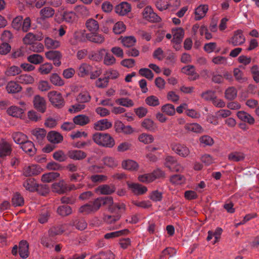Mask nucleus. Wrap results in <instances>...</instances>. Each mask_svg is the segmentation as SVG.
Masks as SVG:
<instances>
[{
    "label": "nucleus",
    "mask_w": 259,
    "mask_h": 259,
    "mask_svg": "<svg viewBox=\"0 0 259 259\" xmlns=\"http://www.w3.org/2000/svg\"><path fill=\"white\" fill-rule=\"evenodd\" d=\"M142 14L144 19L150 22H159L161 20L160 17L154 13L149 6L144 9Z\"/></svg>",
    "instance_id": "nucleus-6"
},
{
    "label": "nucleus",
    "mask_w": 259,
    "mask_h": 259,
    "mask_svg": "<svg viewBox=\"0 0 259 259\" xmlns=\"http://www.w3.org/2000/svg\"><path fill=\"white\" fill-rule=\"evenodd\" d=\"M142 126L150 132H154L157 128L156 125L154 122L149 118H146L142 121Z\"/></svg>",
    "instance_id": "nucleus-44"
},
{
    "label": "nucleus",
    "mask_w": 259,
    "mask_h": 259,
    "mask_svg": "<svg viewBox=\"0 0 259 259\" xmlns=\"http://www.w3.org/2000/svg\"><path fill=\"white\" fill-rule=\"evenodd\" d=\"M115 130L117 132H121L126 135H130L135 132L131 125H125L121 122L116 123Z\"/></svg>",
    "instance_id": "nucleus-20"
},
{
    "label": "nucleus",
    "mask_w": 259,
    "mask_h": 259,
    "mask_svg": "<svg viewBox=\"0 0 259 259\" xmlns=\"http://www.w3.org/2000/svg\"><path fill=\"white\" fill-rule=\"evenodd\" d=\"M161 110L168 115L172 116L176 113L175 106L171 104H166L161 107Z\"/></svg>",
    "instance_id": "nucleus-58"
},
{
    "label": "nucleus",
    "mask_w": 259,
    "mask_h": 259,
    "mask_svg": "<svg viewBox=\"0 0 259 259\" xmlns=\"http://www.w3.org/2000/svg\"><path fill=\"white\" fill-rule=\"evenodd\" d=\"M128 232L129 231L127 229L110 232L104 235V238L106 239H113L122 235H126Z\"/></svg>",
    "instance_id": "nucleus-41"
},
{
    "label": "nucleus",
    "mask_w": 259,
    "mask_h": 259,
    "mask_svg": "<svg viewBox=\"0 0 259 259\" xmlns=\"http://www.w3.org/2000/svg\"><path fill=\"white\" fill-rule=\"evenodd\" d=\"M125 25L122 22L119 21L115 24L113 28V31L114 33L119 34L125 30Z\"/></svg>",
    "instance_id": "nucleus-62"
},
{
    "label": "nucleus",
    "mask_w": 259,
    "mask_h": 259,
    "mask_svg": "<svg viewBox=\"0 0 259 259\" xmlns=\"http://www.w3.org/2000/svg\"><path fill=\"white\" fill-rule=\"evenodd\" d=\"M165 177V172L161 169L157 168L151 172L140 175L138 177V180L143 183L149 184L156 180L164 178Z\"/></svg>",
    "instance_id": "nucleus-3"
},
{
    "label": "nucleus",
    "mask_w": 259,
    "mask_h": 259,
    "mask_svg": "<svg viewBox=\"0 0 259 259\" xmlns=\"http://www.w3.org/2000/svg\"><path fill=\"white\" fill-rule=\"evenodd\" d=\"M11 147L6 141H2L0 143V157H3L10 154Z\"/></svg>",
    "instance_id": "nucleus-32"
},
{
    "label": "nucleus",
    "mask_w": 259,
    "mask_h": 259,
    "mask_svg": "<svg viewBox=\"0 0 259 259\" xmlns=\"http://www.w3.org/2000/svg\"><path fill=\"white\" fill-rule=\"evenodd\" d=\"M21 87L14 81L9 82L6 87V90L9 93H16L21 90Z\"/></svg>",
    "instance_id": "nucleus-40"
},
{
    "label": "nucleus",
    "mask_w": 259,
    "mask_h": 259,
    "mask_svg": "<svg viewBox=\"0 0 259 259\" xmlns=\"http://www.w3.org/2000/svg\"><path fill=\"white\" fill-rule=\"evenodd\" d=\"M208 10V6L207 5H201L195 9V19L200 20L204 18Z\"/></svg>",
    "instance_id": "nucleus-17"
},
{
    "label": "nucleus",
    "mask_w": 259,
    "mask_h": 259,
    "mask_svg": "<svg viewBox=\"0 0 259 259\" xmlns=\"http://www.w3.org/2000/svg\"><path fill=\"white\" fill-rule=\"evenodd\" d=\"M23 186L26 190L30 192L37 191L40 187L36 183V181L33 178L26 179L23 182Z\"/></svg>",
    "instance_id": "nucleus-18"
},
{
    "label": "nucleus",
    "mask_w": 259,
    "mask_h": 259,
    "mask_svg": "<svg viewBox=\"0 0 259 259\" xmlns=\"http://www.w3.org/2000/svg\"><path fill=\"white\" fill-rule=\"evenodd\" d=\"M33 106L38 111L44 113L47 109L46 101L45 98L39 95L34 96L33 100Z\"/></svg>",
    "instance_id": "nucleus-8"
},
{
    "label": "nucleus",
    "mask_w": 259,
    "mask_h": 259,
    "mask_svg": "<svg viewBox=\"0 0 259 259\" xmlns=\"http://www.w3.org/2000/svg\"><path fill=\"white\" fill-rule=\"evenodd\" d=\"M68 157L74 160H80L87 157V154L81 150H71L67 153Z\"/></svg>",
    "instance_id": "nucleus-19"
},
{
    "label": "nucleus",
    "mask_w": 259,
    "mask_h": 259,
    "mask_svg": "<svg viewBox=\"0 0 259 259\" xmlns=\"http://www.w3.org/2000/svg\"><path fill=\"white\" fill-rule=\"evenodd\" d=\"M86 38L91 42L99 44L103 43L105 40L104 36L97 32L87 33Z\"/></svg>",
    "instance_id": "nucleus-26"
},
{
    "label": "nucleus",
    "mask_w": 259,
    "mask_h": 259,
    "mask_svg": "<svg viewBox=\"0 0 259 259\" xmlns=\"http://www.w3.org/2000/svg\"><path fill=\"white\" fill-rule=\"evenodd\" d=\"M85 26L91 33L97 32L99 29V24L96 20L90 18L87 20Z\"/></svg>",
    "instance_id": "nucleus-28"
},
{
    "label": "nucleus",
    "mask_w": 259,
    "mask_h": 259,
    "mask_svg": "<svg viewBox=\"0 0 259 259\" xmlns=\"http://www.w3.org/2000/svg\"><path fill=\"white\" fill-rule=\"evenodd\" d=\"M12 204L15 206H21L24 204V199L19 193H16L12 198Z\"/></svg>",
    "instance_id": "nucleus-64"
},
{
    "label": "nucleus",
    "mask_w": 259,
    "mask_h": 259,
    "mask_svg": "<svg viewBox=\"0 0 259 259\" xmlns=\"http://www.w3.org/2000/svg\"><path fill=\"white\" fill-rule=\"evenodd\" d=\"M244 158V154L241 152H233L228 155V159L234 162L242 161Z\"/></svg>",
    "instance_id": "nucleus-45"
},
{
    "label": "nucleus",
    "mask_w": 259,
    "mask_h": 259,
    "mask_svg": "<svg viewBox=\"0 0 259 259\" xmlns=\"http://www.w3.org/2000/svg\"><path fill=\"white\" fill-rule=\"evenodd\" d=\"M52 191L61 194L68 191V186L63 180L54 183L52 185Z\"/></svg>",
    "instance_id": "nucleus-12"
},
{
    "label": "nucleus",
    "mask_w": 259,
    "mask_h": 259,
    "mask_svg": "<svg viewBox=\"0 0 259 259\" xmlns=\"http://www.w3.org/2000/svg\"><path fill=\"white\" fill-rule=\"evenodd\" d=\"M25 109L20 108L17 106H11L7 109V113L13 117L22 118Z\"/></svg>",
    "instance_id": "nucleus-16"
},
{
    "label": "nucleus",
    "mask_w": 259,
    "mask_h": 259,
    "mask_svg": "<svg viewBox=\"0 0 259 259\" xmlns=\"http://www.w3.org/2000/svg\"><path fill=\"white\" fill-rule=\"evenodd\" d=\"M186 130L194 133H200L203 131L202 126L197 123H187L185 125Z\"/></svg>",
    "instance_id": "nucleus-47"
},
{
    "label": "nucleus",
    "mask_w": 259,
    "mask_h": 259,
    "mask_svg": "<svg viewBox=\"0 0 259 259\" xmlns=\"http://www.w3.org/2000/svg\"><path fill=\"white\" fill-rule=\"evenodd\" d=\"M122 167L130 171L137 170L139 165L135 160L132 159H126L122 161L121 163Z\"/></svg>",
    "instance_id": "nucleus-23"
},
{
    "label": "nucleus",
    "mask_w": 259,
    "mask_h": 259,
    "mask_svg": "<svg viewBox=\"0 0 259 259\" xmlns=\"http://www.w3.org/2000/svg\"><path fill=\"white\" fill-rule=\"evenodd\" d=\"M45 45L46 48L51 49H55L60 46V42L59 40L53 39L49 37L45 38Z\"/></svg>",
    "instance_id": "nucleus-38"
},
{
    "label": "nucleus",
    "mask_w": 259,
    "mask_h": 259,
    "mask_svg": "<svg viewBox=\"0 0 259 259\" xmlns=\"http://www.w3.org/2000/svg\"><path fill=\"white\" fill-rule=\"evenodd\" d=\"M12 138L16 143L20 145L25 142L27 139V136L20 132L13 133Z\"/></svg>",
    "instance_id": "nucleus-50"
},
{
    "label": "nucleus",
    "mask_w": 259,
    "mask_h": 259,
    "mask_svg": "<svg viewBox=\"0 0 259 259\" xmlns=\"http://www.w3.org/2000/svg\"><path fill=\"white\" fill-rule=\"evenodd\" d=\"M46 57L50 60L53 61L56 66H59L61 65L60 60L62 58V54L58 51H50L45 53Z\"/></svg>",
    "instance_id": "nucleus-10"
},
{
    "label": "nucleus",
    "mask_w": 259,
    "mask_h": 259,
    "mask_svg": "<svg viewBox=\"0 0 259 259\" xmlns=\"http://www.w3.org/2000/svg\"><path fill=\"white\" fill-rule=\"evenodd\" d=\"M32 134L38 141H41L46 135V131L43 128H36L31 131Z\"/></svg>",
    "instance_id": "nucleus-56"
},
{
    "label": "nucleus",
    "mask_w": 259,
    "mask_h": 259,
    "mask_svg": "<svg viewBox=\"0 0 259 259\" xmlns=\"http://www.w3.org/2000/svg\"><path fill=\"white\" fill-rule=\"evenodd\" d=\"M57 212L58 214L62 217H65L68 215L72 213V209L69 206H60L57 208Z\"/></svg>",
    "instance_id": "nucleus-57"
},
{
    "label": "nucleus",
    "mask_w": 259,
    "mask_h": 259,
    "mask_svg": "<svg viewBox=\"0 0 259 259\" xmlns=\"http://www.w3.org/2000/svg\"><path fill=\"white\" fill-rule=\"evenodd\" d=\"M120 39L123 46L126 48L134 46L136 42V39L133 36L121 37Z\"/></svg>",
    "instance_id": "nucleus-46"
},
{
    "label": "nucleus",
    "mask_w": 259,
    "mask_h": 259,
    "mask_svg": "<svg viewBox=\"0 0 259 259\" xmlns=\"http://www.w3.org/2000/svg\"><path fill=\"white\" fill-rule=\"evenodd\" d=\"M91 96L88 92L84 91L80 93L76 97L77 102L81 103L88 102L91 100Z\"/></svg>",
    "instance_id": "nucleus-54"
},
{
    "label": "nucleus",
    "mask_w": 259,
    "mask_h": 259,
    "mask_svg": "<svg viewBox=\"0 0 259 259\" xmlns=\"http://www.w3.org/2000/svg\"><path fill=\"white\" fill-rule=\"evenodd\" d=\"M17 81L22 84H29L34 82V77L30 74H23L17 77Z\"/></svg>",
    "instance_id": "nucleus-36"
},
{
    "label": "nucleus",
    "mask_w": 259,
    "mask_h": 259,
    "mask_svg": "<svg viewBox=\"0 0 259 259\" xmlns=\"http://www.w3.org/2000/svg\"><path fill=\"white\" fill-rule=\"evenodd\" d=\"M47 137L51 143L54 144L60 143L63 140V136L59 133L55 131L50 132Z\"/></svg>",
    "instance_id": "nucleus-27"
},
{
    "label": "nucleus",
    "mask_w": 259,
    "mask_h": 259,
    "mask_svg": "<svg viewBox=\"0 0 259 259\" xmlns=\"http://www.w3.org/2000/svg\"><path fill=\"white\" fill-rule=\"evenodd\" d=\"M115 191L114 186H110L108 185H103L98 187L96 191L102 195H109L113 193Z\"/></svg>",
    "instance_id": "nucleus-30"
},
{
    "label": "nucleus",
    "mask_w": 259,
    "mask_h": 259,
    "mask_svg": "<svg viewBox=\"0 0 259 259\" xmlns=\"http://www.w3.org/2000/svg\"><path fill=\"white\" fill-rule=\"evenodd\" d=\"M245 38L241 30H237L234 33L233 36L228 40L230 44L233 46H240L245 42Z\"/></svg>",
    "instance_id": "nucleus-7"
},
{
    "label": "nucleus",
    "mask_w": 259,
    "mask_h": 259,
    "mask_svg": "<svg viewBox=\"0 0 259 259\" xmlns=\"http://www.w3.org/2000/svg\"><path fill=\"white\" fill-rule=\"evenodd\" d=\"M115 102L119 105L128 108L132 107L134 105L133 101L131 99L127 98L117 99L115 100Z\"/></svg>",
    "instance_id": "nucleus-52"
},
{
    "label": "nucleus",
    "mask_w": 259,
    "mask_h": 259,
    "mask_svg": "<svg viewBox=\"0 0 259 259\" xmlns=\"http://www.w3.org/2000/svg\"><path fill=\"white\" fill-rule=\"evenodd\" d=\"M92 139L96 144L104 147L112 148L115 144L114 139L107 133H96Z\"/></svg>",
    "instance_id": "nucleus-2"
},
{
    "label": "nucleus",
    "mask_w": 259,
    "mask_h": 259,
    "mask_svg": "<svg viewBox=\"0 0 259 259\" xmlns=\"http://www.w3.org/2000/svg\"><path fill=\"white\" fill-rule=\"evenodd\" d=\"M131 10V5L126 2H122L115 8L116 13L121 16H124L128 13Z\"/></svg>",
    "instance_id": "nucleus-25"
},
{
    "label": "nucleus",
    "mask_w": 259,
    "mask_h": 259,
    "mask_svg": "<svg viewBox=\"0 0 259 259\" xmlns=\"http://www.w3.org/2000/svg\"><path fill=\"white\" fill-rule=\"evenodd\" d=\"M42 35H36L33 33L29 32L23 38V42L26 45H31L36 40H41L42 39Z\"/></svg>",
    "instance_id": "nucleus-33"
},
{
    "label": "nucleus",
    "mask_w": 259,
    "mask_h": 259,
    "mask_svg": "<svg viewBox=\"0 0 259 259\" xmlns=\"http://www.w3.org/2000/svg\"><path fill=\"white\" fill-rule=\"evenodd\" d=\"M42 171L41 168L36 165L26 166L23 168V175L26 177L37 175Z\"/></svg>",
    "instance_id": "nucleus-14"
},
{
    "label": "nucleus",
    "mask_w": 259,
    "mask_h": 259,
    "mask_svg": "<svg viewBox=\"0 0 259 259\" xmlns=\"http://www.w3.org/2000/svg\"><path fill=\"white\" fill-rule=\"evenodd\" d=\"M145 103L150 106H157L160 104L159 99L155 96H150L145 99Z\"/></svg>",
    "instance_id": "nucleus-60"
},
{
    "label": "nucleus",
    "mask_w": 259,
    "mask_h": 259,
    "mask_svg": "<svg viewBox=\"0 0 259 259\" xmlns=\"http://www.w3.org/2000/svg\"><path fill=\"white\" fill-rule=\"evenodd\" d=\"M38 89L41 92H46L52 88V85L50 83L44 80H40L38 83Z\"/></svg>",
    "instance_id": "nucleus-63"
},
{
    "label": "nucleus",
    "mask_w": 259,
    "mask_h": 259,
    "mask_svg": "<svg viewBox=\"0 0 259 259\" xmlns=\"http://www.w3.org/2000/svg\"><path fill=\"white\" fill-rule=\"evenodd\" d=\"M48 97L50 102L55 106L61 107L64 104L61 94L57 91H53L49 92Z\"/></svg>",
    "instance_id": "nucleus-5"
},
{
    "label": "nucleus",
    "mask_w": 259,
    "mask_h": 259,
    "mask_svg": "<svg viewBox=\"0 0 259 259\" xmlns=\"http://www.w3.org/2000/svg\"><path fill=\"white\" fill-rule=\"evenodd\" d=\"M60 176L59 173L57 172H50L45 174L41 176V181L45 183H50Z\"/></svg>",
    "instance_id": "nucleus-39"
},
{
    "label": "nucleus",
    "mask_w": 259,
    "mask_h": 259,
    "mask_svg": "<svg viewBox=\"0 0 259 259\" xmlns=\"http://www.w3.org/2000/svg\"><path fill=\"white\" fill-rule=\"evenodd\" d=\"M113 204V199L111 197H102L96 199L93 202L85 204L80 206L78 211L80 213L84 214H89L97 211L100 207L103 205H106L109 207V209H112L111 205Z\"/></svg>",
    "instance_id": "nucleus-1"
},
{
    "label": "nucleus",
    "mask_w": 259,
    "mask_h": 259,
    "mask_svg": "<svg viewBox=\"0 0 259 259\" xmlns=\"http://www.w3.org/2000/svg\"><path fill=\"white\" fill-rule=\"evenodd\" d=\"M112 126V123L107 119H101L94 123V128L97 131H105Z\"/></svg>",
    "instance_id": "nucleus-24"
},
{
    "label": "nucleus",
    "mask_w": 259,
    "mask_h": 259,
    "mask_svg": "<svg viewBox=\"0 0 259 259\" xmlns=\"http://www.w3.org/2000/svg\"><path fill=\"white\" fill-rule=\"evenodd\" d=\"M102 161L105 166L110 168L116 167L118 164L117 160L115 158L111 156L105 157Z\"/></svg>",
    "instance_id": "nucleus-42"
},
{
    "label": "nucleus",
    "mask_w": 259,
    "mask_h": 259,
    "mask_svg": "<svg viewBox=\"0 0 259 259\" xmlns=\"http://www.w3.org/2000/svg\"><path fill=\"white\" fill-rule=\"evenodd\" d=\"M172 2L176 3L174 5V7H179L180 5V0H170L168 2L163 0H159L156 3V7L161 11L165 10L169 8V6L171 5V2Z\"/></svg>",
    "instance_id": "nucleus-21"
},
{
    "label": "nucleus",
    "mask_w": 259,
    "mask_h": 259,
    "mask_svg": "<svg viewBox=\"0 0 259 259\" xmlns=\"http://www.w3.org/2000/svg\"><path fill=\"white\" fill-rule=\"evenodd\" d=\"M50 80L53 85L57 87H62L65 84L64 80L56 73L50 75Z\"/></svg>",
    "instance_id": "nucleus-43"
},
{
    "label": "nucleus",
    "mask_w": 259,
    "mask_h": 259,
    "mask_svg": "<svg viewBox=\"0 0 259 259\" xmlns=\"http://www.w3.org/2000/svg\"><path fill=\"white\" fill-rule=\"evenodd\" d=\"M139 141L144 144H148L154 141V137L152 135L146 133H143L139 136Z\"/></svg>",
    "instance_id": "nucleus-53"
},
{
    "label": "nucleus",
    "mask_w": 259,
    "mask_h": 259,
    "mask_svg": "<svg viewBox=\"0 0 259 259\" xmlns=\"http://www.w3.org/2000/svg\"><path fill=\"white\" fill-rule=\"evenodd\" d=\"M172 35H173L172 42L174 44L180 45L184 36V30L181 27L172 29Z\"/></svg>",
    "instance_id": "nucleus-15"
},
{
    "label": "nucleus",
    "mask_w": 259,
    "mask_h": 259,
    "mask_svg": "<svg viewBox=\"0 0 259 259\" xmlns=\"http://www.w3.org/2000/svg\"><path fill=\"white\" fill-rule=\"evenodd\" d=\"M119 216L118 215H110L108 214H104L103 220L108 224H112L119 220Z\"/></svg>",
    "instance_id": "nucleus-61"
},
{
    "label": "nucleus",
    "mask_w": 259,
    "mask_h": 259,
    "mask_svg": "<svg viewBox=\"0 0 259 259\" xmlns=\"http://www.w3.org/2000/svg\"><path fill=\"white\" fill-rule=\"evenodd\" d=\"M172 150L179 156L186 157L190 154L189 149L185 145L176 144L172 145Z\"/></svg>",
    "instance_id": "nucleus-11"
},
{
    "label": "nucleus",
    "mask_w": 259,
    "mask_h": 259,
    "mask_svg": "<svg viewBox=\"0 0 259 259\" xmlns=\"http://www.w3.org/2000/svg\"><path fill=\"white\" fill-rule=\"evenodd\" d=\"M73 121L74 124L83 126L90 122V119L89 117L84 114H80L75 116Z\"/></svg>",
    "instance_id": "nucleus-31"
},
{
    "label": "nucleus",
    "mask_w": 259,
    "mask_h": 259,
    "mask_svg": "<svg viewBox=\"0 0 259 259\" xmlns=\"http://www.w3.org/2000/svg\"><path fill=\"white\" fill-rule=\"evenodd\" d=\"M237 95V91L233 87L227 88L225 92V97L227 100H233L235 99Z\"/></svg>",
    "instance_id": "nucleus-49"
},
{
    "label": "nucleus",
    "mask_w": 259,
    "mask_h": 259,
    "mask_svg": "<svg viewBox=\"0 0 259 259\" xmlns=\"http://www.w3.org/2000/svg\"><path fill=\"white\" fill-rule=\"evenodd\" d=\"M19 254L23 258L28 256V244L25 240H22L19 243Z\"/></svg>",
    "instance_id": "nucleus-37"
},
{
    "label": "nucleus",
    "mask_w": 259,
    "mask_h": 259,
    "mask_svg": "<svg viewBox=\"0 0 259 259\" xmlns=\"http://www.w3.org/2000/svg\"><path fill=\"white\" fill-rule=\"evenodd\" d=\"M126 185L130 192L136 196L144 195L148 191L147 187L139 183L127 181Z\"/></svg>",
    "instance_id": "nucleus-4"
},
{
    "label": "nucleus",
    "mask_w": 259,
    "mask_h": 259,
    "mask_svg": "<svg viewBox=\"0 0 259 259\" xmlns=\"http://www.w3.org/2000/svg\"><path fill=\"white\" fill-rule=\"evenodd\" d=\"M53 157L57 161L63 162L67 160L68 156L63 151L58 150L53 153Z\"/></svg>",
    "instance_id": "nucleus-59"
},
{
    "label": "nucleus",
    "mask_w": 259,
    "mask_h": 259,
    "mask_svg": "<svg viewBox=\"0 0 259 259\" xmlns=\"http://www.w3.org/2000/svg\"><path fill=\"white\" fill-rule=\"evenodd\" d=\"M99 53L101 54L105 53V56L103 58V63L105 65L112 66L115 64V58L113 55L110 54L106 49H101L99 51Z\"/></svg>",
    "instance_id": "nucleus-22"
},
{
    "label": "nucleus",
    "mask_w": 259,
    "mask_h": 259,
    "mask_svg": "<svg viewBox=\"0 0 259 259\" xmlns=\"http://www.w3.org/2000/svg\"><path fill=\"white\" fill-rule=\"evenodd\" d=\"M237 115L240 120L247 122L250 124H252L254 123V118L251 115L245 111H238L237 113Z\"/></svg>",
    "instance_id": "nucleus-34"
},
{
    "label": "nucleus",
    "mask_w": 259,
    "mask_h": 259,
    "mask_svg": "<svg viewBox=\"0 0 259 259\" xmlns=\"http://www.w3.org/2000/svg\"><path fill=\"white\" fill-rule=\"evenodd\" d=\"M23 19L22 16H16L12 22V27L16 30H21Z\"/></svg>",
    "instance_id": "nucleus-55"
},
{
    "label": "nucleus",
    "mask_w": 259,
    "mask_h": 259,
    "mask_svg": "<svg viewBox=\"0 0 259 259\" xmlns=\"http://www.w3.org/2000/svg\"><path fill=\"white\" fill-rule=\"evenodd\" d=\"M21 148L26 153H28L30 155H32L35 153V148L34 147L33 143L27 140L21 144Z\"/></svg>",
    "instance_id": "nucleus-35"
},
{
    "label": "nucleus",
    "mask_w": 259,
    "mask_h": 259,
    "mask_svg": "<svg viewBox=\"0 0 259 259\" xmlns=\"http://www.w3.org/2000/svg\"><path fill=\"white\" fill-rule=\"evenodd\" d=\"M27 61L33 64H39L44 61V58L40 55L34 54L27 57Z\"/></svg>",
    "instance_id": "nucleus-51"
},
{
    "label": "nucleus",
    "mask_w": 259,
    "mask_h": 259,
    "mask_svg": "<svg viewBox=\"0 0 259 259\" xmlns=\"http://www.w3.org/2000/svg\"><path fill=\"white\" fill-rule=\"evenodd\" d=\"M53 68L52 64L47 62L39 66L38 71L41 75H47L51 73Z\"/></svg>",
    "instance_id": "nucleus-48"
},
{
    "label": "nucleus",
    "mask_w": 259,
    "mask_h": 259,
    "mask_svg": "<svg viewBox=\"0 0 259 259\" xmlns=\"http://www.w3.org/2000/svg\"><path fill=\"white\" fill-rule=\"evenodd\" d=\"M165 161V166L168 167L171 171H179L182 169L181 165L178 163L174 157L167 156L166 157Z\"/></svg>",
    "instance_id": "nucleus-9"
},
{
    "label": "nucleus",
    "mask_w": 259,
    "mask_h": 259,
    "mask_svg": "<svg viewBox=\"0 0 259 259\" xmlns=\"http://www.w3.org/2000/svg\"><path fill=\"white\" fill-rule=\"evenodd\" d=\"M182 72L188 75L192 76V80H196L199 78V75L196 73L195 67L193 65H187L182 68Z\"/></svg>",
    "instance_id": "nucleus-29"
},
{
    "label": "nucleus",
    "mask_w": 259,
    "mask_h": 259,
    "mask_svg": "<svg viewBox=\"0 0 259 259\" xmlns=\"http://www.w3.org/2000/svg\"><path fill=\"white\" fill-rule=\"evenodd\" d=\"M93 70V67L90 64L83 63H81L77 69V73L79 77H84L90 75Z\"/></svg>",
    "instance_id": "nucleus-13"
}]
</instances>
